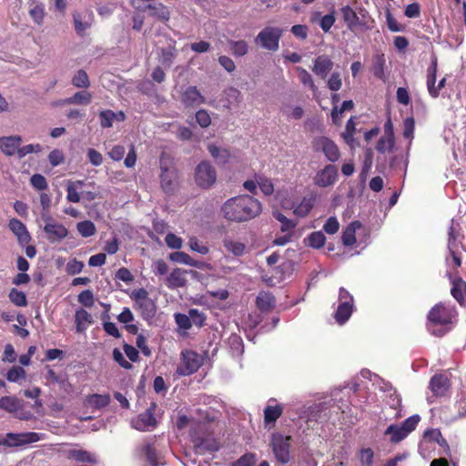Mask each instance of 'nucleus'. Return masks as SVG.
<instances>
[{"label": "nucleus", "mask_w": 466, "mask_h": 466, "mask_svg": "<svg viewBox=\"0 0 466 466\" xmlns=\"http://www.w3.org/2000/svg\"><path fill=\"white\" fill-rule=\"evenodd\" d=\"M220 212L225 219L241 223L259 216L262 205L254 197L244 194L228 198L221 206Z\"/></svg>", "instance_id": "f03ea898"}, {"label": "nucleus", "mask_w": 466, "mask_h": 466, "mask_svg": "<svg viewBox=\"0 0 466 466\" xmlns=\"http://www.w3.org/2000/svg\"><path fill=\"white\" fill-rule=\"evenodd\" d=\"M188 247L192 251L201 255H207L209 252V248L194 236L189 237Z\"/></svg>", "instance_id": "4d7b16f0"}, {"label": "nucleus", "mask_w": 466, "mask_h": 466, "mask_svg": "<svg viewBox=\"0 0 466 466\" xmlns=\"http://www.w3.org/2000/svg\"><path fill=\"white\" fill-rule=\"evenodd\" d=\"M256 179L258 183V187L260 188L261 192L269 196L274 192V185L270 178L263 176V175H256Z\"/></svg>", "instance_id": "603ef678"}, {"label": "nucleus", "mask_w": 466, "mask_h": 466, "mask_svg": "<svg viewBox=\"0 0 466 466\" xmlns=\"http://www.w3.org/2000/svg\"><path fill=\"white\" fill-rule=\"evenodd\" d=\"M26 372L25 370L20 367V366H13L7 372H6V380L9 382H15L18 383L22 380H25Z\"/></svg>", "instance_id": "5fc2aeb1"}, {"label": "nucleus", "mask_w": 466, "mask_h": 466, "mask_svg": "<svg viewBox=\"0 0 466 466\" xmlns=\"http://www.w3.org/2000/svg\"><path fill=\"white\" fill-rule=\"evenodd\" d=\"M169 258L175 263L190 266L197 268H203L204 267L203 262L192 258L187 253L183 251H175L171 253L169 255Z\"/></svg>", "instance_id": "cd10ccee"}, {"label": "nucleus", "mask_w": 466, "mask_h": 466, "mask_svg": "<svg viewBox=\"0 0 466 466\" xmlns=\"http://www.w3.org/2000/svg\"><path fill=\"white\" fill-rule=\"evenodd\" d=\"M187 271L181 268H175L167 278V286L171 289L184 287L187 283Z\"/></svg>", "instance_id": "c756f323"}, {"label": "nucleus", "mask_w": 466, "mask_h": 466, "mask_svg": "<svg viewBox=\"0 0 466 466\" xmlns=\"http://www.w3.org/2000/svg\"><path fill=\"white\" fill-rule=\"evenodd\" d=\"M76 229L83 238H88L96 234L95 224L90 220H84L76 224Z\"/></svg>", "instance_id": "864d4df0"}, {"label": "nucleus", "mask_w": 466, "mask_h": 466, "mask_svg": "<svg viewBox=\"0 0 466 466\" xmlns=\"http://www.w3.org/2000/svg\"><path fill=\"white\" fill-rule=\"evenodd\" d=\"M176 56L177 51L174 46L163 48L161 50L160 62L164 66H170Z\"/></svg>", "instance_id": "052dcab7"}, {"label": "nucleus", "mask_w": 466, "mask_h": 466, "mask_svg": "<svg viewBox=\"0 0 466 466\" xmlns=\"http://www.w3.org/2000/svg\"><path fill=\"white\" fill-rule=\"evenodd\" d=\"M273 217L280 223V230L282 233L289 234L290 232H294V228L297 226V222L288 218L279 211H274Z\"/></svg>", "instance_id": "a19ab883"}, {"label": "nucleus", "mask_w": 466, "mask_h": 466, "mask_svg": "<svg viewBox=\"0 0 466 466\" xmlns=\"http://www.w3.org/2000/svg\"><path fill=\"white\" fill-rule=\"evenodd\" d=\"M44 434L38 432L7 433L4 437L3 446L18 447L39 441Z\"/></svg>", "instance_id": "9d476101"}, {"label": "nucleus", "mask_w": 466, "mask_h": 466, "mask_svg": "<svg viewBox=\"0 0 466 466\" xmlns=\"http://www.w3.org/2000/svg\"><path fill=\"white\" fill-rule=\"evenodd\" d=\"M340 12L343 21L350 30L354 31L356 28L363 25L357 12L349 5L342 6Z\"/></svg>", "instance_id": "a211bd4d"}, {"label": "nucleus", "mask_w": 466, "mask_h": 466, "mask_svg": "<svg viewBox=\"0 0 466 466\" xmlns=\"http://www.w3.org/2000/svg\"><path fill=\"white\" fill-rule=\"evenodd\" d=\"M217 180V172L214 167L208 161L200 162L195 168V181L204 189L210 188Z\"/></svg>", "instance_id": "6e6552de"}, {"label": "nucleus", "mask_w": 466, "mask_h": 466, "mask_svg": "<svg viewBox=\"0 0 466 466\" xmlns=\"http://www.w3.org/2000/svg\"><path fill=\"white\" fill-rule=\"evenodd\" d=\"M257 307L261 311H269L275 306V299L269 292H260L256 299Z\"/></svg>", "instance_id": "e433bc0d"}, {"label": "nucleus", "mask_w": 466, "mask_h": 466, "mask_svg": "<svg viewBox=\"0 0 466 466\" xmlns=\"http://www.w3.org/2000/svg\"><path fill=\"white\" fill-rule=\"evenodd\" d=\"M30 183L37 190H45L48 187L46 177L41 174L33 175L30 178Z\"/></svg>", "instance_id": "338daca9"}, {"label": "nucleus", "mask_w": 466, "mask_h": 466, "mask_svg": "<svg viewBox=\"0 0 466 466\" xmlns=\"http://www.w3.org/2000/svg\"><path fill=\"white\" fill-rule=\"evenodd\" d=\"M22 138L19 136L0 137V149L6 156L17 154Z\"/></svg>", "instance_id": "aec40b11"}, {"label": "nucleus", "mask_w": 466, "mask_h": 466, "mask_svg": "<svg viewBox=\"0 0 466 466\" xmlns=\"http://www.w3.org/2000/svg\"><path fill=\"white\" fill-rule=\"evenodd\" d=\"M415 123L412 117H407L403 121V137L408 139L407 155L409 154L414 135Z\"/></svg>", "instance_id": "a18cd8bd"}, {"label": "nucleus", "mask_w": 466, "mask_h": 466, "mask_svg": "<svg viewBox=\"0 0 466 466\" xmlns=\"http://www.w3.org/2000/svg\"><path fill=\"white\" fill-rule=\"evenodd\" d=\"M316 201V198L313 195L304 197L301 201L294 206L293 213L300 218L306 217L312 209Z\"/></svg>", "instance_id": "2f4dec72"}, {"label": "nucleus", "mask_w": 466, "mask_h": 466, "mask_svg": "<svg viewBox=\"0 0 466 466\" xmlns=\"http://www.w3.org/2000/svg\"><path fill=\"white\" fill-rule=\"evenodd\" d=\"M141 455H143L151 466L162 464L161 457L157 451L149 444L146 443L141 448Z\"/></svg>", "instance_id": "4c0bfd02"}, {"label": "nucleus", "mask_w": 466, "mask_h": 466, "mask_svg": "<svg viewBox=\"0 0 466 466\" xmlns=\"http://www.w3.org/2000/svg\"><path fill=\"white\" fill-rule=\"evenodd\" d=\"M334 63L326 55L319 56L315 58L313 63V73L322 79H325L329 73L332 70Z\"/></svg>", "instance_id": "dca6fc26"}, {"label": "nucleus", "mask_w": 466, "mask_h": 466, "mask_svg": "<svg viewBox=\"0 0 466 466\" xmlns=\"http://www.w3.org/2000/svg\"><path fill=\"white\" fill-rule=\"evenodd\" d=\"M354 310L353 296L344 288H340L338 298V308L334 318L339 325L346 323Z\"/></svg>", "instance_id": "39448f33"}, {"label": "nucleus", "mask_w": 466, "mask_h": 466, "mask_svg": "<svg viewBox=\"0 0 466 466\" xmlns=\"http://www.w3.org/2000/svg\"><path fill=\"white\" fill-rule=\"evenodd\" d=\"M362 230L365 232V228L360 221H352L350 223L342 232L341 239L345 246H352L356 243V234Z\"/></svg>", "instance_id": "5701e85b"}, {"label": "nucleus", "mask_w": 466, "mask_h": 466, "mask_svg": "<svg viewBox=\"0 0 466 466\" xmlns=\"http://www.w3.org/2000/svg\"><path fill=\"white\" fill-rule=\"evenodd\" d=\"M460 225L454 219H451L448 230V243L447 248L450 256L446 258V263L449 268L447 275L452 282L451 294L453 298L461 304H466V282L461 278L453 276L451 268L456 270L461 265V258L459 253L460 242L458 237L460 235Z\"/></svg>", "instance_id": "f257e3e1"}, {"label": "nucleus", "mask_w": 466, "mask_h": 466, "mask_svg": "<svg viewBox=\"0 0 466 466\" xmlns=\"http://www.w3.org/2000/svg\"><path fill=\"white\" fill-rule=\"evenodd\" d=\"M289 441L290 437H284L280 434L272 437L273 452L281 463H287L289 461Z\"/></svg>", "instance_id": "4468645a"}, {"label": "nucleus", "mask_w": 466, "mask_h": 466, "mask_svg": "<svg viewBox=\"0 0 466 466\" xmlns=\"http://www.w3.org/2000/svg\"><path fill=\"white\" fill-rule=\"evenodd\" d=\"M280 112L288 118V119H295L299 120L304 116V109L302 106L298 105H293L290 103H285L280 107Z\"/></svg>", "instance_id": "473e14b6"}, {"label": "nucleus", "mask_w": 466, "mask_h": 466, "mask_svg": "<svg viewBox=\"0 0 466 466\" xmlns=\"http://www.w3.org/2000/svg\"><path fill=\"white\" fill-rule=\"evenodd\" d=\"M208 149L211 157L218 165L228 164L234 158V156L226 147L210 144L208 145Z\"/></svg>", "instance_id": "b1692460"}, {"label": "nucleus", "mask_w": 466, "mask_h": 466, "mask_svg": "<svg viewBox=\"0 0 466 466\" xmlns=\"http://www.w3.org/2000/svg\"><path fill=\"white\" fill-rule=\"evenodd\" d=\"M167 246L173 249H180L183 246V240L174 233H167L165 238Z\"/></svg>", "instance_id": "69168bd1"}, {"label": "nucleus", "mask_w": 466, "mask_h": 466, "mask_svg": "<svg viewBox=\"0 0 466 466\" xmlns=\"http://www.w3.org/2000/svg\"><path fill=\"white\" fill-rule=\"evenodd\" d=\"M92 100V95L90 92L83 90L75 93L72 96L65 98V103H70L71 105H83L86 106L90 104Z\"/></svg>", "instance_id": "ea45409f"}, {"label": "nucleus", "mask_w": 466, "mask_h": 466, "mask_svg": "<svg viewBox=\"0 0 466 466\" xmlns=\"http://www.w3.org/2000/svg\"><path fill=\"white\" fill-rule=\"evenodd\" d=\"M374 453L370 448L361 449L360 451V461L363 466H372Z\"/></svg>", "instance_id": "774afa93"}, {"label": "nucleus", "mask_w": 466, "mask_h": 466, "mask_svg": "<svg viewBox=\"0 0 466 466\" xmlns=\"http://www.w3.org/2000/svg\"><path fill=\"white\" fill-rule=\"evenodd\" d=\"M28 13L37 25H41L46 17L45 5L39 0H28Z\"/></svg>", "instance_id": "4be33fe9"}, {"label": "nucleus", "mask_w": 466, "mask_h": 466, "mask_svg": "<svg viewBox=\"0 0 466 466\" xmlns=\"http://www.w3.org/2000/svg\"><path fill=\"white\" fill-rule=\"evenodd\" d=\"M22 408V401L15 396L0 398V409L10 413H15Z\"/></svg>", "instance_id": "c9c22d12"}, {"label": "nucleus", "mask_w": 466, "mask_h": 466, "mask_svg": "<svg viewBox=\"0 0 466 466\" xmlns=\"http://www.w3.org/2000/svg\"><path fill=\"white\" fill-rule=\"evenodd\" d=\"M188 315L190 318L191 324H195L196 326L201 327L204 325L206 320V316L202 311H199L197 309H190L188 310Z\"/></svg>", "instance_id": "0e129e2a"}, {"label": "nucleus", "mask_w": 466, "mask_h": 466, "mask_svg": "<svg viewBox=\"0 0 466 466\" xmlns=\"http://www.w3.org/2000/svg\"><path fill=\"white\" fill-rule=\"evenodd\" d=\"M100 125L102 127L109 128L115 121V112L112 110H103L99 113Z\"/></svg>", "instance_id": "e2e57ef3"}, {"label": "nucleus", "mask_w": 466, "mask_h": 466, "mask_svg": "<svg viewBox=\"0 0 466 466\" xmlns=\"http://www.w3.org/2000/svg\"><path fill=\"white\" fill-rule=\"evenodd\" d=\"M225 97L228 103L227 106L230 107L239 104L242 96L238 89L235 87H229L225 90Z\"/></svg>", "instance_id": "13d9d810"}, {"label": "nucleus", "mask_w": 466, "mask_h": 466, "mask_svg": "<svg viewBox=\"0 0 466 466\" xmlns=\"http://www.w3.org/2000/svg\"><path fill=\"white\" fill-rule=\"evenodd\" d=\"M306 241L308 246L313 248H320L326 242V237L322 231H314L308 236Z\"/></svg>", "instance_id": "09e8293b"}, {"label": "nucleus", "mask_w": 466, "mask_h": 466, "mask_svg": "<svg viewBox=\"0 0 466 466\" xmlns=\"http://www.w3.org/2000/svg\"><path fill=\"white\" fill-rule=\"evenodd\" d=\"M337 177L338 171L336 167L328 165L317 173L314 182L319 187H326L333 185L337 180Z\"/></svg>", "instance_id": "2eb2a0df"}, {"label": "nucleus", "mask_w": 466, "mask_h": 466, "mask_svg": "<svg viewBox=\"0 0 466 466\" xmlns=\"http://www.w3.org/2000/svg\"><path fill=\"white\" fill-rule=\"evenodd\" d=\"M395 145V138L389 136H382L376 146V149L381 153L391 152Z\"/></svg>", "instance_id": "3c124183"}, {"label": "nucleus", "mask_w": 466, "mask_h": 466, "mask_svg": "<svg viewBox=\"0 0 466 466\" xmlns=\"http://www.w3.org/2000/svg\"><path fill=\"white\" fill-rule=\"evenodd\" d=\"M180 363L177 368L179 376H188L195 373L202 365V357L193 350H183L180 354Z\"/></svg>", "instance_id": "423d86ee"}, {"label": "nucleus", "mask_w": 466, "mask_h": 466, "mask_svg": "<svg viewBox=\"0 0 466 466\" xmlns=\"http://www.w3.org/2000/svg\"><path fill=\"white\" fill-rule=\"evenodd\" d=\"M186 106H197L205 103V97L196 86H188L185 89L181 97Z\"/></svg>", "instance_id": "f3484780"}, {"label": "nucleus", "mask_w": 466, "mask_h": 466, "mask_svg": "<svg viewBox=\"0 0 466 466\" xmlns=\"http://www.w3.org/2000/svg\"><path fill=\"white\" fill-rule=\"evenodd\" d=\"M136 309H137L144 319H151L157 312V306L152 299L140 301L134 304Z\"/></svg>", "instance_id": "c85d7f7f"}, {"label": "nucleus", "mask_w": 466, "mask_h": 466, "mask_svg": "<svg viewBox=\"0 0 466 466\" xmlns=\"http://www.w3.org/2000/svg\"><path fill=\"white\" fill-rule=\"evenodd\" d=\"M9 299L15 306L25 307L27 305L25 293L16 289L10 290Z\"/></svg>", "instance_id": "bf43d9fd"}, {"label": "nucleus", "mask_w": 466, "mask_h": 466, "mask_svg": "<svg viewBox=\"0 0 466 466\" xmlns=\"http://www.w3.org/2000/svg\"><path fill=\"white\" fill-rule=\"evenodd\" d=\"M72 85L77 88H87L90 81L86 72L83 69L77 70L72 77Z\"/></svg>", "instance_id": "de8ad7c7"}, {"label": "nucleus", "mask_w": 466, "mask_h": 466, "mask_svg": "<svg viewBox=\"0 0 466 466\" xmlns=\"http://www.w3.org/2000/svg\"><path fill=\"white\" fill-rule=\"evenodd\" d=\"M320 404H314L306 407L301 401L296 400L287 404L285 407L279 404L275 399H269L267 406L264 409V422L266 425L275 424L277 420L281 416L286 409L287 413L292 418L297 416L300 419H307L308 420H317L314 412L320 410Z\"/></svg>", "instance_id": "7ed1b4c3"}, {"label": "nucleus", "mask_w": 466, "mask_h": 466, "mask_svg": "<svg viewBox=\"0 0 466 466\" xmlns=\"http://www.w3.org/2000/svg\"><path fill=\"white\" fill-rule=\"evenodd\" d=\"M10 230L16 236L21 245H26L31 240V236L24 223L16 218L9 221Z\"/></svg>", "instance_id": "412c9836"}, {"label": "nucleus", "mask_w": 466, "mask_h": 466, "mask_svg": "<svg viewBox=\"0 0 466 466\" xmlns=\"http://www.w3.org/2000/svg\"><path fill=\"white\" fill-rule=\"evenodd\" d=\"M281 35L282 29L279 27L267 26L256 36L255 43L264 49L277 51L279 47V39Z\"/></svg>", "instance_id": "0eeeda50"}, {"label": "nucleus", "mask_w": 466, "mask_h": 466, "mask_svg": "<svg viewBox=\"0 0 466 466\" xmlns=\"http://www.w3.org/2000/svg\"><path fill=\"white\" fill-rule=\"evenodd\" d=\"M456 315L457 312L453 307L440 303L431 309L428 319L432 324L446 325L451 323Z\"/></svg>", "instance_id": "1a4fd4ad"}, {"label": "nucleus", "mask_w": 466, "mask_h": 466, "mask_svg": "<svg viewBox=\"0 0 466 466\" xmlns=\"http://www.w3.org/2000/svg\"><path fill=\"white\" fill-rule=\"evenodd\" d=\"M148 11L150 12V15L163 21H167L170 16L168 8L161 3L152 2Z\"/></svg>", "instance_id": "79ce46f5"}, {"label": "nucleus", "mask_w": 466, "mask_h": 466, "mask_svg": "<svg viewBox=\"0 0 466 466\" xmlns=\"http://www.w3.org/2000/svg\"><path fill=\"white\" fill-rule=\"evenodd\" d=\"M109 394H91L86 399V404L94 409H102L106 407L110 403Z\"/></svg>", "instance_id": "72a5a7b5"}, {"label": "nucleus", "mask_w": 466, "mask_h": 466, "mask_svg": "<svg viewBox=\"0 0 466 466\" xmlns=\"http://www.w3.org/2000/svg\"><path fill=\"white\" fill-rule=\"evenodd\" d=\"M75 320L76 324V331L83 332L92 323V316L86 310L79 309L76 311Z\"/></svg>", "instance_id": "f704fd0d"}, {"label": "nucleus", "mask_w": 466, "mask_h": 466, "mask_svg": "<svg viewBox=\"0 0 466 466\" xmlns=\"http://www.w3.org/2000/svg\"><path fill=\"white\" fill-rule=\"evenodd\" d=\"M155 404L152 403L151 407L147 410L131 420V426L140 431H147L154 429L157 425V420L154 416Z\"/></svg>", "instance_id": "f8f14e48"}, {"label": "nucleus", "mask_w": 466, "mask_h": 466, "mask_svg": "<svg viewBox=\"0 0 466 466\" xmlns=\"http://www.w3.org/2000/svg\"><path fill=\"white\" fill-rule=\"evenodd\" d=\"M75 29L78 35H83L88 29L93 21V14L90 11L75 13L73 15Z\"/></svg>", "instance_id": "6ab92c4d"}, {"label": "nucleus", "mask_w": 466, "mask_h": 466, "mask_svg": "<svg viewBox=\"0 0 466 466\" xmlns=\"http://www.w3.org/2000/svg\"><path fill=\"white\" fill-rule=\"evenodd\" d=\"M44 231L47 239L52 243L61 241L68 235L67 228L63 224L56 222L50 217L46 218Z\"/></svg>", "instance_id": "ddd939ff"}, {"label": "nucleus", "mask_w": 466, "mask_h": 466, "mask_svg": "<svg viewBox=\"0 0 466 466\" xmlns=\"http://www.w3.org/2000/svg\"><path fill=\"white\" fill-rule=\"evenodd\" d=\"M229 48L234 56H243L248 53V46L246 41L244 40H238V41H233L230 40L228 42Z\"/></svg>", "instance_id": "6e6d98bb"}, {"label": "nucleus", "mask_w": 466, "mask_h": 466, "mask_svg": "<svg viewBox=\"0 0 466 466\" xmlns=\"http://www.w3.org/2000/svg\"><path fill=\"white\" fill-rule=\"evenodd\" d=\"M354 106L352 100H346L342 103L341 107L334 106L331 110V118L334 124H338L342 116L344 111L351 110Z\"/></svg>", "instance_id": "49530a36"}, {"label": "nucleus", "mask_w": 466, "mask_h": 466, "mask_svg": "<svg viewBox=\"0 0 466 466\" xmlns=\"http://www.w3.org/2000/svg\"><path fill=\"white\" fill-rule=\"evenodd\" d=\"M223 246L235 257H241L247 252V245L244 242L229 236L223 238Z\"/></svg>", "instance_id": "a878e982"}, {"label": "nucleus", "mask_w": 466, "mask_h": 466, "mask_svg": "<svg viewBox=\"0 0 466 466\" xmlns=\"http://www.w3.org/2000/svg\"><path fill=\"white\" fill-rule=\"evenodd\" d=\"M385 435L390 437V440L391 442L398 443L404 440L409 434L400 425L391 424L386 429Z\"/></svg>", "instance_id": "58836bf2"}, {"label": "nucleus", "mask_w": 466, "mask_h": 466, "mask_svg": "<svg viewBox=\"0 0 466 466\" xmlns=\"http://www.w3.org/2000/svg\"><path fill=\"white\" fill-rule=\"evenodd\" d=\"M68 457L76 461L96 462V459L94 454L83 450H70L68 451Z\"/></svg>", "instance_id": "37998d69"}, {"label": "nucleus", "mask_w": 466, "mask_h": 466, "mask_svg": "<svg viewBox=\"0 0 466 466\" xmlns=\"http://www.w3.org/2000/svg\"><path fill=\"white\" fill-rule=\"evenodd\" d=\"M85 183L82 180L67 181L66 184V199L72 203H78L81 199L79 190L83 188Z\"/></svg>", "instance_id": "7c9ffc66"}, {"label": "nucleus", "mask_w": 466, "mask_h": 466, "mask_svg": "<svg viewBox=\"0 0 466 466\" xmlns=\"http://www.w3.org/2000/svg\"><path fill=\"white\" fill-rule=\"evenodd\" d=\"M327 86L333 92L339 91L342 86V80L339 72H333L327 80Z\"/></svg>", "instance_id": "680f3d73"}, {"label": "nucleus", "mask_w": 466, "mask_h": 466, "mask_svg": "<svg viewBox=\"0 0 466 466\" xmlns=\"http://www.w3.org/2000/svg\"><path fill=\"white\" fill-rule=\"evenodd\" d=\"M160 185L166 193H172L177 187V171L173 161L166 154H162L159 159Z\"/></svg>", "instance_id": "20e7f679"}, {"label": "nucleus", "mask_w": 466, "mask_h": 466, "mask_svg": "<svg viewBox=\"0 0 466 466\" xmlns=\"http://www.w3.org/2000/svg\"><path fill=\"white\" fill-rule=\"evenodd\" d=\"M316 151L322 152L330 162H336L340 157L338 146L327 137H318L313 140Z\"/></svg>", "instance_id": "9b49d317"}, {"label": "nucleus", "mask_w": 466, "mask_h": 466, "mask_svg": "<svg viewBox=\"0 0 466 466\" xmlns=\"http://www.w3.org/2000/svg\"><path fill=\"white\" fill-rule=\"evenodd\" d=\"M385 57L384 55H376L372 59V71L376 77L382 79L384 77Z\"/></svg>", "instance_id": "8fccbe9b"}, {"label": "nucleus", "mask_w": 466, "mask_h": 466, "mask_svg": "<svg viewBox=\"0 0 466 466\" xmlns=\"http://www.w3.org/2000/svg\"><path fill=\"white\" fill-rule=\"evenodd\" d=\"M436 76H437V58L434 57L431 66L427 70V89L430 96L433 98L439 96V88H436Z\"/></svg>", "instance_id": "bb28decb"}, {"label": "nucleus", "mask_w": 466, "mask_h": 466, "mask_svg": "<svg viewBox=\"0 0 466 466\" xmlns=\"http://www.w3.org/2000/svg\"><path fill=\"white\" fill-rule=\"evenodd\" d=\"M449 386L448 379L442 374H435L430 381V389L436 397L445 395Z\"/></svg>", "instance_id": "393cba45"}, {"label": "nucleus", "mask_w": 466, "mask_h": 466, "mask_svg": "<svg viewBox=\"0 0 466 466\" xmlns=\"http://www.w3.org/2000/svg\"><path fill=\"white\" fill-rule=\"evenodd\" d=\"M296 71L302 85L308 86L313 93H316L318 91V87L315 85L311 75L305 68L300 66H298Z\"/></svg>", "instance_id": "c03bdc74"}]
</instances>
